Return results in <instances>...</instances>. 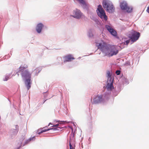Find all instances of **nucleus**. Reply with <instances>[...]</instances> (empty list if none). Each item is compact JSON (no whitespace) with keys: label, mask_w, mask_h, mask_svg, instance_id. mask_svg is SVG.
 Listing matches in <instances>:
<instances>
[{"label":"nucleus","mask_w":149,"mask_h":149,"mask_svg":"<svg viewBox=\"0 0 149 149\" xmlns=\"http://www.w3.org/2000/svg\"><path fill=\"white\" fill-rule=\"evenodd\" d=\"M57 61L60 63L62 61V59L61 57H58L57 58Z\"/></svg>","instance_id":"25"},{"label":"nucleus","mask_w":149,"mask_h":149,"mask_svg":"<svg viewBox=\"0 0 149 149\" xmlns=\"http://www.w3.org/2000/svg\"><path fill=\"white\" fill-rule=\"evenodd\" d=\"M104 98H107V97H106L105 96H104Z\"/></svg>","instance_id":"33"},{"label":"nucleus","mask_w":149,"mask_h":149,"mask_svg":"<svg viewBox=\"0 0 149 149\" xmlns=\"http://www.w3.org/2000/svg\"><path fill=\"white\" fill-rule=\"evenodd\" d=\"M59 125L58 124H56V125H53L52 126V127H57L56 128H55V129H56V130H58L57 129V128H58V127H57Z\"/></svg>","instance_id":"29"},{"label":"nucleus","mask_w":149,"mask_h":149,"mask_svg":"<svg viewBox=\"0 0 149 149\" xmlns=\"http://www.w3.org/2000/svg\"><path fill=\"white\" fill-rule=\"evenodd\" d=\"M107 76L108 78L107 84L106 86L107 90L110 91L113 88V79L111 77L110 72L108 71L107 72Z\"/></svg>","instance_id":"5"},{"label":"nucleus","mask_w":149,"mask_h":149,"mask_svg":"<svg viewBox=\"0 0 149 149\" xmlns=\"http://www.w3.org/2000/svg\"><path fill=\"white\" fill-rule=\"evenodd\" d=\"M77 1L84 8H86V4L84 0H77Z\"/></svg>","instance_id":"15"},{"label":"nucleus","mask_w":149,"mask_h":149,"mask_svg":"<svg viewBox=\"0 0 149 149\" xmlns=\"http://www.w3.org/2000/svg\"><path fill=\"white\" fill-rule=\"evenodd\" d=\"M50 125H52V123H49V125H48V126H49Z\"/></svg>","instance_id":"31"},{"label":"nucleus","mask_w":149,"mask_h":149,"mask_svg":"<svg viewBox=\"0 0 149 149\" xmlns=\"http://www.w3.org/2000/svg\"><path fill=\"white\" fill-rule=\"evenodd\" d=\"M91 18L95 22V21L97 19L96 17L93 16H92L91 17Z\"/></svg>","instance_id":"26"},{"label":"nucleus","mask_w":149,"mask_h":149,"mask_svg":"<svg viewBox=\"0 0 149 149\" xmlns=\"http://www.w3.org/2000/svg\"><path fill=\"white\" fill-rule=\"evenodd\" d=\"M47 29V26L42 22H38L36 25V31L38 34L41 33Z\"/></svg>","instance_id":"6"},{"label":"nucleus","mask_w":149,"mask_h":149,"mask_svg":"<svg viewBox=\"0 0 149 149\" xmlns=\"http://www.w3.org/2000/svg\"><path fill=\"white\" fill-rule=\"evenodd\" d=\"M10 78V74L7 75L6 76L5 78L3 79V81H7Z\"/></svg>","instance_id":"22"},{"label":"nucleus","mask_w":149,"mask_h":149,"mask_svg":"<svg viewBox=\"0 0 149 149\" xmlns=\"http://www.w3.org/2000/svg\"><path fill=\"white\" fill-rule=\"evenodd\" d=\"M95 23L97 24V25H99V26H101L102 24H101L100 22V21H99L98 19H97V20H96L95 21Z\"/></svg>","instance_id":"23"},{"label":"nucleus","mask_w":149,"mask_h":149,"mask_svg":"<svg viewBox=\"0 0 149 149\" xmlns=\"http://www.w3.org/2000/svg\"><path fill=\"white\" fill-rule=\"evenodd\" d=\"M120 7L121 10H125L129 13H131L133 10L132 7L128 6L127 2L125 1H123L120 3Z\"/></svg>","instance_id":"7"},{"label":"nucleus","mask_w":149,"mask_h":149,"mask_svg":"<svg viewBox=\"0 0 149 149\" xmlns=\"http://www.w3.org/2000/svg\"><path fill=\"white\" fill-rule=\"evenodd\" d=\"M41 69L40 68H34L32 72H34L35 75H37L41 71Z\"/></svg>","instance_id":"16"},{"label":"nucleus","mask_w":149,"mask_h":149,"mask_svg":"<svg viewBox=\"0 0 149 149\" xmlns=\"http://www.w3.org/2000/svg\"><path fill=\"white\" fill-rule=\"evenodd\" d=\"M56 130V129L54 128H50V129H47V130H41L40 132H38V134H40L41 133L45 132H46L47 131H48L50 130Z\"/></svg>","instance_id":"20"},{"label":"nucleus","mask_w":149,"mask_h":149,"mask_svg":"<svg viewBox=\"0 0 149 149\" xmlns=\"http://www.w3.org/2000/svg\"><path fill=\"white\" fill-rule=\"evenodd\" d=\"M72 14L73 15L71 16L77 19H79L83 16V14L81 11L77 9L73 11Z\"/></svg>","instance_id":"10"},{"label":"nucleus","mask_w":149,"mask_h":149,"mask_svg":"<svg viewBox=\"0 0 149 149\" xmlns=\"http://www.w3.org/2000/svg\"><path fill=\"white\" fill-rule=\"evenodd\" d=\"M63 61L61 63L62 65L63 64V63L70 62L72 60H74L75 59L73 57V56L71 54H69L63 57Z\"/></svg>","instance_id":"12"},{"label":"nucleus","mask_w":149,"mask_h":149,"mask_svg":"<svg viewBox=\"0 0 149 149\" xmlns=\"http://www.w3.org/2000/svg\"><path fill=\"white\" fill-rule=\"evenodd\" d=\"M96 11L98 16L103 21H107L108 19L101 5H99L98 6Z\"/></svg>","instance_id":"4"},{"label":"nucleus","mask_w":149,"mask_h":149,"mask_svg":"<svg viewBox=\"0 0 149 149\" xmlns=\"http://www.w3.org/2000/svg\"><path fill=\"white\" fill-rule=\"evenodd\" d=\"M102 5L107 11L110 13H113L115 8L112 2L109 0H103Z\"/></svg>","instance_id":"3"},{"label":"nucleus","mask_w":149,"mask_h":149,"mask_svg":"<svg viewBox=\"0 0 149 149\" xmlns=\"http://www.w3.org/2000/svg\"><path fill=\"white\" fill-rule=\"evenodd\" d=\"M45 101H44V102H43V103H45Z\"/></svg>","instance_id":"36"},{"label":"nucleus","mask_w":149,"mask_h":149,"mask_svg":"<svg viewBox=\"0 0 149 149\" xmlns=\"http://www.w3.org/2000/svg\"><path fill=\"white\" fill-rule=\"evenodd\" d=\"M73 144L74 143L73 141L70 139L69 141L70 149H75L74 147L73 146Z\"/></svg>","instance_id":"18"},{"label":"nucleus","mask_w":149,"mask_h":149,"mask_svg":"<svg viewBox=\"0 0 149 149\" xmlns=\"http://www.w3.org/2000/svg\"><path fill=\"white\" fill-rule=\"evenodd\" d=\"M17 75H18L19 74L18 73V72H17Z\"/></svg>","instance_id":"34"},{"label":"nucleus","mask_w":149,"mask_h":149,"mask_svg":"<svg viewBox=\"0 0 149 149\" xmlns=\"http://www.w3.org/2000/svg\"><path fill=\"white\" fill-rule=\"evenodd\" d=\"M45 101H44V102H43V103H45Z\"/></svg>","instance_id":"37"},{"label":"nucleus","mask_w":149,"mask_h":149,"mask_svg":"<svg viewBox=\"0 0 149 149\" xmlns=\"http://www.w3.org/2000/svg\"><path fill=\"white\" fill-rule=\"evenodd\" d=\"M25 139V137L24 136L22 137V139H21L19 140V142L18 143V147L16 149H19V148L22 147V142L23 140Z\"/></svg>","instance_id":"17"},{"label":"nucleus","mask_w":149,"mask_h":149,"mask_svg":"<svg viewBox=\"0 0 149 149\" xmlns=\"http://www.w3.org/2000/svg\"><path fill=\"white\" fill-rule=\"evenodd\" d=\"M45 101H44V102H43V103H45Z\"/></svg>","instance_id":"38"},{"label":"nucleus","mask_w":149,"mask_h":149,"mask_svg":"<svg viewBox=\"0 0 149 149\" xmlns=\"http://www.w3.org/2000/svg\"><path fill=\"white\" fill-rule=\"evenodd\" d=\"M92 54V53H91V54Z\"/></svg>","instance_id":"40"},{"label":"nucleus","mask_w":149,"mask_h":149,"mask_svg":"<svg viewBox=\"0 0 149 149\" xmlns=\"http://www.w3.org/2000/svg\"><path fill=\"white\" fill-rule=\"evenodd\" d=\"M27 66L24 65H21L19 68V71H21V74L23 80L24 81L25 85L29 90L31 87V78L32 72H29L27 70H24L26 68Z\"/></svg>","instance_id":"2"},{"label":"nucleus","mask_w":149,"mask_h":149,"mask_svg":"<svg viewBox=\"0 0 149 149\" xmlns=\"http://www.w3.org/2000/svg\"><path fill=\"white\" fill-rule=\"evenodd\" d=\"M96 46L105 56L110 57L116 55L118 53V49L113 45H111L103 41L96 43Z\"/></svg>","instance_id":"1"},{"label":"nucleus","mask_w":149,"mask_h":149,"mask_svg":"<svg viewBox=\"0 0 149 149\" xmlns=\"http://www.w3.org/2000/svg\"><path fill=\"white\" fill-rule=\"evenodd\" d=\"M131 41V40H127L125 41V44L126 45H127L128 43Z\"/></svg>","instance_id":"28"},{"label":"nucleus","mask_w":149,"mask_h":149,"mask_svg":"<svg viewBox=\"0 0 149 149\" xmlns=\"http://www.w3.org/2000/svg\"><path fill=\"white\" fill-rule=\"evenodd\" d=\"M146 11L148 13H149V6L147 7Z\"/></svg>","instance_id":"30"},{"label":"nucleus","mask_w":149,"mask_h":149,"mask_svg":"<svg viewBox=\"0 0 149 149\" xmlns=\"http://www.w3.org/2000/svg\"><path fill=\"white\" fill-rule=\"evenodd\" d=\"M17 127H18V126L16 125L15 126L16 129H11L10 130L9 132V133L10 135L11 136V137H13V136L16 135L17 134L18 132L17 130L16 129Z\"/></svg>","instance_id":"13"},{"label":"nucleus","mask_w":149,"mask_h":149,"mask_svg":"<svg viewBox=\"0 0 149 149\" xmlns=\"http://www.w3.org/2000/svg\"><path fill=\"white\" fill-rule=\"evenodd\" d=\"M105 27L106 29L112 35L115 37L117 36V32L111 26L108 25H106Z\"/></svg>","instance_id":"11"},{"label":"nucleus","mask_w":149,"mask_h":149,"mask_svg":"<svg viewBox=\"0 0 149 149\" xmlns=\"http://www.w3.org/2000/svg\"><path fill=\"white\" fill-rule=\"evenodd\" d=\"M13 116V114L12 113V112H10V113H8V114L7 115V116H10V117H12Z\"/></svg>","instance_id":"24"},{"label":"nucleus","mask_w":149,"mask_h":149,"mask_svg":"<svg viewBox=\"0 0 149 149\" xmlns=\"http://www.w3.org/2000/svg\"><path fill=\"white\" fill-rule=\"evenodd\" d=\"M103 96L102 95H98L95 96L93 99L92 103L94 104H98L103 102L104 101Z\"/></svg>","instance_id":"8"},{"label":"nucleus","mask_w":149,"mask_h":149,"mask_svg":"<svg viewBox=\"0 0 149 149\" xmlns=\"http://www.w3.org/2000/svg\"><path fill=\"white\" fill-rule=\"evenodd\" d=\"M120 71L119 70H117L116 72V73L117 75H119L120 74Z\"/></svg>","instance_id":"27"},{"label":"nucleus","mask_w":149,"mask_h":149,"mask_svg":"<svg viewBox=\"0 0 149 149\" xmlns=\"http://www.w3.org/2000/svg\"><path fill=\"white\" fill-rule=\"evenodd\" d=\"M140 36V33L135 31H133L131 36L130 37L131 43L136 41L138 40Z\"/></svg>","instance_id":"9"},{"label":"nucleus","mask_w":149,"mask_h":149,"mask_svg":"<svg viewBox=\"0 0 149 149\" xmlns=\"http://www.w3.org/2000/svg\"><path fill=\"white\" fill-rule=\"evenodd\" d=\"M81 58V57H79L78 58V59H80Z\"/></svg>","instance_id":"32"},{"label":"nucleus","mask_w":149,"mask_h":149,"mask_svg":"<svg viewBox=\"0 0 149 149\" xmlns=\"http://www.w3.org/2000/svg\"><path fill=\"white\" fill-rule=\"evenodd\" d=\"M35 136H33L32 137H31V138L26 140L25 141L24 143L23 144L22 146H24L25 145L28 144L30 141H34L35 139Z\"/></svg>","instance_id":"14"},{"label":"nucleus","mask_w":149,"mask_h":149,"mask_svg":"<svg viewBox=\"0 0 149 149\" xmlns=\"http://www.w3.org/2000/svg\"><path fill=\"white\" fill-rule=\"evenodd\" d=\"M86 56V55H84V56Z\"/></svg>","instance_id":"39"},{"label":"nucleus","mask_w":149,"mask_h":149,"mask_svg":"<svg viewBox=\"0 0 149 149\" xmlns=\"http://www.w3.org/2000/svg\"><path fill=\"white\" fill-rule=\"evenodd\" d=\"M92 99H91V101L92 102Z\"/></svg>","instance_id":"35"},{"label":"nucleus","mask_w":149,"mask_h":149,"mask_svg":"<svg viewBox=\"0 0 149 149\" xmlns=\"http://www.w3.org/2000/svg\"><path fill=\"white\" fill-rule=\"evenodd\" d=\"M88 36L90 38H92L93 37V35L92 30H90L88 31Z\"/></svg>","instance_id":"21"},{"label":"nucleus","mask_w":149,"mask_h":149,"mask_svg":"<svg viewBox=\"0 0 149 149\" xmlns=\"http://www.w3.org/2000/svg\"><path fill=\"white\" fill-rule=\"evenodd\" d=\"M108 91V90H107ZM112 91L113 92V95L114 96H116L119 93V91H116L114 90V88L111 90L108 91Z\"/></svg>","instance_id":"19"}]
</instances>
